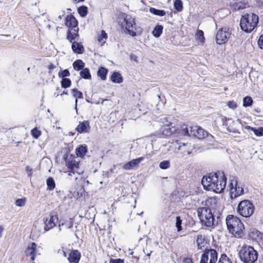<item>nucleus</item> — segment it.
<instances>
[{
    "mask_svg": "<svg viewBox=\"0 0 263 263\" xmlns=\"http://www.w3.org/2000/svg\"><path fill=\"white\" fill-rule=\"evenodd\" d=\"M145 159L144 157H139L135 159L125 163L123 166V168L125 170H133L138 168L139 163Z\"/></svg>",
    "mask_w": 263,
    "mask_h": 263,
    "instance_id": "obj_15",
    "label": "nucleus"
},
{
    "mask_svg": "<svg viewBox=\"0 0 263 263\" xmlns=\"http://www.w3.org/2000/svg\"><path fill=\"white\" fill-rule=\"evenodd\" d=\"M177 128L173 123L163 125L160 129V132L165 137L170 136L174 134Z\"/></svg>",
    "mask_w": 263,
    "mask_h": 263,
    "instance_id": "obj_12",
    "label": "nucleus"
},
{
    "mask_svg": "<svg viewBox=\"0 0 263 263\" xmlns=\"http://www.w3.org/2000/svg\"><path fill=\"white\" fill-rule=\"evenodd\" d=\"M87 7L85 6H82L80 7L78 9V12L82 17H85L86 16L88 11H87Z\"/></svg>",
    "mask_w": 263,
    "mask_h": 263,
    "instance_id": "obj_38",
    "label": "nucleus"
},
{
    "mask_svg": "<svg viewBox=\"0 0 263 263\" xmlns=\"http://www.w3.org/2000/svg\"><path fill=\"white\" fill-rule=\"evenodd\" d=\"M71 48L74 53L78 54L83 53L84 48L81 42H79V41H76L71 43Z\"/></svg>",
    "mask_w": 263,
    "mask_h": 263,
    "instance_id": "obj_23",
    "label": "nucleus"
},
{
    "mask_svg": "<svg viewBox=\"0 0 263 263\" xmlns=\"http://www.w3.org/2000/svg\"><path fill=\"white\" fill-rule=\"evenodd\" d=\"M58 219V216L57 214H53V213H50L49 215V218L46 219L44 222L45 231L47 232L54 228L55 226Z\"/></svg>",
    "mask_w": 263,
    "mask_h": 263,
    "instance_id": "obj_11",
    "label": "nucleus"
},
{
    "mask_svg": "<svg viewBox=\"0 0 263 263\" xmlns=\"http://www.w3.org/2000/svg\"><path fill=\"white\" fill-rule=\"evenodd\" d=\"M238 254L240 260L243 263H255L258 256L257 251L253 247L246 245L241 247Z\"/></svg>",
    "mask_w": 263,
    "mask_h": 263,
    "instance_id": "obj_4",
    "label": "nucleus"
},
{
    "mask_svg": "<svg viewBox=\"0 0 263 263\" xmlns=\"http://www.w3.org/2000/svg\"><path fill=\"white\" fill-rule=\"evenodd\" d=\"M26 171L29 176L31 175L32 173V170L29 166L26 167Z\"/></svg>",
    "mask_w": 263,
    "mask_h": 263,
    "instance_id": "obj_53",
    "label": "nucleus"
},
{
    "mask_svg": "<svg viewBox=\"0 0 263 263\" xmlns=\"http://www.w3.org/2000/svg\"><path fill=\"white\" fill-rule=\"evenodd\" d=\"M111 81L115 83H121L123 79L121 74L119 72H114L110 77Z\"/></svg>",
    "mask_w": 263,
    "mask_h": 263,
    "instance_id": "obj_25",
    "label": "nucleus"
},
{
    "mask_svg": "<svg viewBox=\"0 0 263 263\" xmlns=\"http://www.w3.org/2000/svg\"><path fill=\"white\" fill-rule=\"evenodd\" d=\"M190 137H196L198 139H203L208 136V132L197 125H190Z\"/></svg>",
    "mask_w": 263,
    "mask_h": 263,
    "instance_id": "obj_9",
    "label": "nucleus"
},
{
    "mask_svg": "<svg viewBox=\"0 0 263 263\" xmlns=\"http://www.w3.org/2000/svg\"><path fill=\"white\" fill-rule=\"evenodd\" d=\"M201 183L204 189L212 191L216 193H220L225 189L227 178L223 175L219 180L217 174H210L208 176H204L202 178Z\"/></svg>",
    "mask_w": 263,
    "mask_h": 263,
    "instance_id": "obj_2",
    "label": "nucleus"
},
{
    "mask_svg": "<svg viewBox=\"0 0 263 263\" xmlns=\"http://www.w3.org/2000/svg\"><path fill=\"white\" fill-rule=\"evenodd\" d=\"M196 38L201 43H204L205 38L204 36V33L203 31L201 30H198L196 33Z\"/></svg>",
    "mask_w": 263,
    "mask_h": 263,
    "instance_id": "obj_41",
    "label": "nucleus"
},
{
    "mask_svg": "<svg viewBox=\"0 0 263 263\" xmlns=\"http://www.w3.org/2000/svg\"><path fill=\"white\" fill-rule=\"evenodd\" d=\"M230 33L223 29L218 31L216 36V41L218 44L221 45L226 43L228 41Z\"/></svg>",
    "mask_w": 263,
    "mask_h": 263,
    "instance_id": "obj_13",
    "label": "nucleus"
},
{
    "mask_svg": "<svg viewBox=\"0 0 263 263\" xmlns=\"http://www.w3.org/2000/svg\"><path fill=\"white\" fill-rule=\"evenodd\" d=\"M232 7L235 10H239L245 8L246 4L241 2L236 3L232 5Z\"/></svg>",
    "mask_w": 263,
    "mask_h": 263,
    "instance_id": "obj_43",
    "label": "nucleus"
},
{
    "mask_svg": "<svg viewBox=\"0 0 263 263\" xmlns=\"http://www.w3.org/2000/svg\"><path fill=\"white\" fill-rule=\"evenodd\" d=\"M178 149L181 151L182 157H184L186 155H191L192 153L191 144L189 143H183L179 145Z\"/></svg>",
    "mask_w": 263,
    "mask_h": 263,
    "instance_id": "obj_18",
    "label": "nucleus"
},
{
    "mask_svg": "<svg viewBox=\"0 0 263 263\" xmlns=\"http://www.w3.org/2000/svg\"><path fill=\"white\" fill-rule=\"evenodd\" d=\"M152 251H151L149 253H148L146 256L148 257V262H149L150 255Z\"/></svg>",
    "mask_w": 263,
    "mask_h": 263,
    "instance_id": "obj_62",
    "label": "nucleus"
},
{
    "mask_svg": "<svg viewBox=\"0 0 263 263\" xmlns=\"http://www.w3.org/2000/svg\"><path fill=\"white\" fill-rule=\"evenodd\" d=\"M90 126L88 121H83L80 122L76 128V130L79 133H87L90 130Z\"/></svg>",
    "mask_w": 263,
    "mask_h": 263,
    "instance_id": "obj_17",
    "label": "nucleus"
},
{
    "mask_svg": "<svg viewBox=\"0 0 263 263\" xmlns=\"http://www.w3.org/2000/svg\"><path fill=\"white\" fill-rule=\"evenodd\" d=\"M130 59L131 60H133V61L137 62L138 57L137 55H136L134 54H131L130 55Z\"/></svg>",
    "mask_w": 263,
    "mask_h": 263,
    "instance_id": "obj_54",
    "label": "nucleus"
},
{
    "mask_svg": "<svg viewBox=\"0 0 263 263\" xmlns=\"http://www.w3.org/2000/svg\"><path fill=\"white\" fill-rule=\"evenodd\" d=\"M84 67V63L81 60H77L73 63V67L76 70L82 69Z\"/></svg>",
    "mask_w": 263,
    "mask_h": 263,
    "instance_id": "obj_32",
    "label": "nucleus"
},
{
    "mask_svg": "<svg viewBox=\"0 0 263 263\" xmlns=\"http://www.w3.org/2000/svg\"><path fill=\"white\" fill-rule=\"evenodd\" d=\"M204 262L206 261H209L210 263H216L218 259V253L216 250L213 249H205L203 253L202 254Z\"/></svg>",
    "mask_w": 263,
    "mask_h": 263,
    "instance_id": "obj_10",
    "label": "nucleus"
},
{
    "mask_svg": "<svg viewBox=\"0 0 263 263\" xmlns=\"http://www.w3.org/2000/svg\"><path fill=\"white\" fill-rule=\"evenodd\" d=\"M163 28L162 25H157L152 32L153 35L156 37H159L162 33Z\"/></svg>",
    "mask_w": 263,
    "mask_h": 263,
    "instance_id": "obj_30",
    "label": "nucleus"
},
{
    "mask_svg": "<svg viewBox=\"0 0 263 263\" xmlns=\"http://www.w3.org/2000/svg\"><path fill=\"white\" fill-rule=\"evenodd\" d=\"M47 188L49 190H53L55 186V182L52 177H49L46 180Z\"/></svg>",
    "mask_w": 263,
    "mask_h": 263,
    "instance_id": "obj_35",
    "label": "nucleus"
},
{
    "mask_svg": "<svg viewBox=\"0 0 263 263\" xmlns=\"http://www.w3.org/2000/svg\"><path fill=\"white\" fill-rule=\"evenodd\" d=\"M26 203V198L24 197L16 200L15 205L17 206L22 207L25 205Z\"/></svg>",
    "mask_w": 263,
    "mask_h": 263,
    "instance_id": "obj_44",
    "label": "nucleus"
},
{
    "mask_svg": "<svg viewBox=\"0 0 263 263\" xmlns=\"http://www.w3.org/2000/svg\"><path fill=\"white\" fill-rule=\"evenodd\" d=\"M231 185L230 194L232 199L236 198L243 194V189L237 182L235 183V187L233 186V183H231Z\"/></svg>",
    "mask_w": 263,
    "mask_h": 263,
    "instance_id": "obj_14",
    "label": "nucleus"
},
{
    "mask_svg": "<svg viewBox=\"0 0 263 263\" xmlns=\"http://www.w3.org/2000/svg\"><path fill=\"white\" fill-rule=\"evenodd\" d=\"M227 105L230 108L233 109H235L237 106L236 103L233 101H229L227 103Z\"/></svg>",
    "mask_w": 263,
    "mask_h": 263,
    "instance_id": "obj_50",
    "label": "nucleus"
},
{
    "mask_svg": "<svg viewBox=\"0 0 263 263\" xmlns=\"http://www.w3.org/2000/svg\"><path fill=\"white\" fill-rule=\"evenodd\" d=\"M245 128L246 129H248V130H251L253 132H254V127H251L250 126H248V125H247V126H245Z\"/></svg>",
    "mask_w": 263,
    "mask_h": 263,
    "instance_id": "obj_57",
    "label": "nucleus"
},
{
    "mask_svg": "<svg viewBox=\"0 0 263 263\" xmlns=\"http://www.w3.org/2000/svg\"><path fill=\"white\" fill-rule=\"evenodd\" d=\"M181 224L182 220L179 216H177L176 219V227L178 232H180L182 230Z\"/></svg>",
    "mask_w": 263,
    "mask_h": 263,
    "instance_id": "obj_48",
    "label": "nucleus"
},
{
    "mask_svg": "<svg viewBox=\"0 0 263 263\" xmlns=\"http://www.w3.org/2000/svg\"><path fill=\"white\" fill-rule=\"evenodd\" d=\"M66 166L69 170H79L81 168L80 158L72 155L67 157L65 159Z\"/></svg>",
    "mask_w": 263,
    "mask_h": 263,
    "instance_id": "obj_8",
    "label": "nucleus"
},
{
    "mask_svg": "<svg viewBox=\"0 0 263 263\" xmlns=\"http://www.w3.org/2000/svg\"><path fill=\"white\" fill-rule=\"evenodd\" d=\"M196 243L199 249H202L206 244L204 236L198 235L196 239Z\"/></svg>",
    "mask_w": 263,
    "mask_h": 263,
    "instance_id": "obj_26",
    "label": "nucleus"
},
{
    "mask_svg": "<svg viewBox=\"0 0 263 263\" xmlns=\"http://www.w3.org/2000/svg\"><path fill=\"white\" fill-rule=\"evenodd\" d=\"M258 45L260 49H263V34L260 36L258 40Z\"/></svg>",
    "mask_w": 263,
    "mask_h": 263,
    "instance_id": "obj_52",
    "label": "nucleus"
},
{
    "mask_svg": "<svg viewBox=\"0 0 263 263\" xmlns=\"http://www.w3.org/2000/svg\"><path fill=\"white\" fill-rule=\"evenodd\" d=\"M107 39V34L105 31L102 30L100 34L98 36V41L100 43L101 45L103 46L105 43Z\"/></svg>",
    "mask_w": 263,
    "mask_h": 263,
    "instance_id": "obj_29",
    "label": "nucleus"
},
{
    "mask_svg": "<svg viewBox=\"0 0 263 263\" xmlns=\"http://www.w3.org/2000/svg\"><path fill=\"white\" fill-rule=\"evenodd\" d=\"M255 135L258 137L263 136V127H260L257 129L254 128V132Z\"/></svg>",
    "mask_w": 263,
    "mask_h": 263,
    "instance_id": "obj_49",
    "label": "nucleus"
},
{
    "mask_svg": "<svg viewBox=\"0 0 263 263\" xmlns=\"http://www.w3.org/2000/svg\"><path fill=\"white\" fill-rule=\"evenodd\" d=\"M107 73V69L104 67H101L98 69L97 74L102 80H105Z\"/></svg>",
    "mask_w": 263,
    "mask_h": 263,
    "instance_id": "obj_28",
    "label": "nucleus"
},
{
    "mask_svg": "<svg viewBox=\"0 0 263 263\" xmlns=\"http://www.w3.org/2000/svg\"><path fill=\"white\" fill-rule=\"evenodd\" d=\"M183 263H193V261L191 258H185L183 259Z\"/></svg>",
    "mask_w": 263,
    "mask_h": 263,
    "instance_id": "obj_55",
    "label": "nucleus"
},
{
    "mask_svg": "<svg viewBox=\"0 0 263 263\" xmlns=\"http://www.w3.org/2000/svg\"><path fill=\"white\" fill-rule=\"evenodd\" d=\"M80 74L81 77L85 79H90L91 75L89 70L88 68H83L80 72Z\"/></svg>",
    "mask_w": 263,
    "mask_h": 263,
    "instance_id": "obj_33",
    "label": "nucleus"
},
{
    "mask_svg": "<svg viewBox=\"0 0 263 263\" xmlns=\"http://www.w3.org/2000/svg\"><path fill=\"white\" fill-rule=\"evenodd\" d=\"M55 67L56 66L52 63L50 64L48 66V68L50 70L54 69Z\"/></svg>",
    "mask_w": 263,
    "mask_h": 263,
    "instance_id": "obj_56",
    "label": "nucleus"
},
{
    "mask_svg": "<svg viewBox=\"0 0 263 263\" xmlns=\"http://www.w3.org/2000/svg\"><path fill=\"white\" fill-rule=\"evenodd\" d=\"M87 152V147L85 145H81L76 149V153L78 158L83 157Z\"/></svg>",
    "mask_w": 263,
    "mask_h": 263,
    "instance_id": "obj_24",
    "label": "nucleus"
},
{
    "mask_svg": "<svg viewBox=\"0 0 263 263\" xmlns=\"http://www.w3.org/2000/svg\"><path fill=\"white\" fill-rule=\"evenodd\" d=\"M124 261L123 259L118 258V259H113L111 258L109 260V263H124Z\"/></svg>",
    "mask_w": 263,
    "mask_h": 263,
    "instance_id": "obj_51",
    "label": "nucleus"
},
{
    "mask_svg": "<svg viewBox=\"0 0 263 263\" xmlns=\"http://www.w3.org/2000/svg\"><path fill=\"white\" fill-rule=\"evenodd\" d=\"M64 252V251L63 249H59L58 251V253L59 254H62Z\"/></svg>",
    "mask_w": 263,
    "mask_h": 263,
    "instance_id": "obj_60",
    "label": "nucleus"
},
{
    "mask_svg": "<svg viewBox=\"0 0 263 263\" xmlns=\"http://www.w3.org/2000/svg\"><path fill=\"white\" fill-rule=\"evenodd\" d=\"M72 91L73 92L74 97H76L75 100L76 103V109H77V103H78V98L82 99L83 98V94L81 91H80L77 90L76 88H73L72 89Z\"/></svg>",
    "mask_w": 263,
    "mask_h": 263,
    "instance_id": "obj_34",
    "label": "nucleus"
},
{
    "mask_svg": "<svg viewBox=\"0 0 263 263\" xmlns=\"http://www.w3.org/2000/svg\"><path fill=\"white\" fill-rule=\"evenodd\" d=\"M84 172L83 170H69L66 173H67L68 176L69 177L70 179H72L73 176V178L75 179H77V176L82 174Z\"/></svg>",
    "mask_w": 263,
    "mask_h": 263,
    "instance_id": "obj_27",
    "label": "nucleus"
},
{
    "mask_svg": "<svg viewBox=\"0 0 263 263\" xmlns=\"http://www.w3.org/2000/svg\"><path fill=\"white\" fill-rule=\"evenodd\" d=\"M79 28H69L67 39L71 43L74 41H79Z\"/></svg>",
    "mask_w": 263,
    "mask_h": 263,
    "instance_id": "obj_16",
    "label": "nucleus"
},
{
    "mask_svg": "<svg viewBox=\"0 0 263 263\" xmlns=\"http://www.w3.org/2000/svg\"><path fill=\"white\" fill-rule=\"evenodd\" d=\"M32 137L37 139L41 135V132L37 127H34L31 131Z\"/></svg>",
    "mask_w": 263,
    "mask_h": 263,
    "instance_id": "obj_45",
    "label": "nucleus"
},
{
    "mask_svg": "<svg viewBox=\"0 0 263 263\" xmlns=\"http://www.w3.org/2000/svg\"><path fill=\"white\" fill-rule=\"evenodd\" d=\"M220 120L222 123V125L224 126L228 131L232 132L233 130L234 123L232 119L222 117L220 118Z\"/></svg>",
    "mask_w": 263,
    "mask_h": 263,
    "instance_id": "obj_20",
    "label": "nucleus"
},
{
    "mask_svg": "<svg viewBox=\"0 0 263 263\" xmlns=\"http://www.w3.org/2000/svg\"><path fill=\"white\" fill-rule=\"evenodd\" d=\"M122 16L124 18V22L122 23V27L125 28L130 35L135 36L136 35L135 19L132 16L126 14H123Z\"/></svg>",
    "mask_w": 263,
    "mask_h": 263,
    "instance_id": "obj_7",
    "label": "nucleus"
},
{
    "mask_svg": "<svg viewBox=\"0 0 263 263\" xmlns=\"http://www.w3.org/2000/svg\"><path fill=\"white\" fill-rule=\"evenodd\" d=\"M181 133L183 134V135L190 136V126H188V125H187L185 124H182L181 126Z\"/></svg>",
    "mask_w": 263,
    "mask_h": 263,
    "instance_id": "obj_40",
    "label": "nucleus"
},
{
    "mask_svg": "<svg viewBox=\"0 0 263 263\" xmlns=\"http://www.w3.org/2000/svg\"><path fill=\"white\" fill-rule=\"evenodd\" d=\"M68 95L67 92H66V91H63V93H62L61 94V96H63V95Z\"/></svg>",
    "mask_w": 263,
    "mask_h": 263,
    "instance_id": "obj_63",
    "label": "nucleus"
},
{
    "mask_svg": "<svg viewBox=\"0 0 263 263\" xmlns=\"http://www.w3.org/2000/svg\"><path fill=\"white\" fill-rule=\"evenodd\" d=\"M258 16L254 14H246L241 17L240 26L242 30L246 32H252L257 26Z\"/></svg>",
    "mask_w": 263,
    "mask_h": 263,
    "instance_id": "obj_5",
    "label": "nucleus"
},
{
    "mask_svg": "<svg viewBox=\"0 0 263 263\" xmlns=\"http://www.w3.org/2000/svg\"><path fill=\"white\" fill-rule=\"evenodd\" d=\"M257 1L261 4H263V0H257Z\"/></svg>",
    "mask_w": 263,
    "mask_h": 263,
    "instance_id": "obj_64",
    "label": "nucleus"
},
{
    "mask_svg": "<svg viewBox=\"0 0 263 263\" xmlns=\"http://www.w3.org/2000/svg\"><path fill=\"white\" fill-rule=\"evenodd\" d=\"M253 101L251 97L247 96L243 99V106L249 107L251 106L253 104Z\"/></svg>",
    "mask_w": 263,
    "mask_h": 263,
    "instance_id": "obj_37",
    "label": "nucleus"
},
{
    "mask_svg": "<svg viewBox=\"0 0 263 263\" xmlns=\"http://www.w3.org/2000/svg\"><path fill=\"white\" fill-rule=\"evenodd\" d=\"M3 231V228L2 227H0V237H2V234Z\"/></svg>",
    "mask_w": 263,
    "mask_h": 263,
    "instance_id": "obj_61",
    "label": "nucleus"
},
{
    "mask_svg": "<svg viewBox=\"0 0 263 263\" xmlns=\"http://www.w3.org/2000/svg\"><path fill=\"white\" fill-rule=\"evenodd\" d=\"M36 248V244L34 242H32L28 245L25 251L26 256H30L31 260L32 261L35 259Z\"/></svg>",
    "mask_w": 263,
    "mask_h": 263,
    "instance_id": "obj_19",
    "label": "nucleus"
},
{
    "mask_svg": "<svg viewBox=\"0 0 263 263\" xmlns=\"http://www.w3.org/2000/svg\"><path fill=\"white\" fill-rule=\"evenodd\" d=\"M203 256L201 255L200 263H210L209 261H206V259H205V261L204 262H203Z\"/></svg>",
    "mask_w": 263,
    "mask_h": 263,
    "instance_id": "obj_59",
    "label": "nucleus"
},
{
    "mask_svg": "<svg viewBox=\"0 0 263 263\" xmlns=\"http://www.w3.org/2000/svg\"><path fill=\"white\" fill-rule=\"evenodd\" d=\"M81 254L77 250L72 251L68 257L70 263H78L80 259Z\"/></svg>",
    "mask_w": 263,
    "mask_h": 263,
    "instance_id": "obj_21",
    "label": "nucleus"
},
{
    "mask_svg": "<svg viewBox=\"0 0 263 263\" xmlns=\"http://www.w3.org/2000/svg\"><path fill=\"white\" fill-rule=\"evenodd\" d=\"M217 263H233L232 259L226 254L220 255Z\"/></svg>",
    "mask_w": 263,
    "mask_h": 263,
    "instance_id": "obj_31",
    "label": "nucleus"
},
{
    "mask_svg": "<svg viewBox=\"0 0 263 263\" xmlns=\"http://www.w3.org/2000/svg\"><path fill=\"white\" fill-rule=\"evenodd\" d=\"M65 25L69 28H75L78 27V22L74 16L67 15L66 18Z\"/></svg>",
    "mask_w": 263,
    "mask_h": 263,
    "instance_id": "obj_22",
    "label": "nucleus"
},
{
    "mask_svg": "<svg viewBox=\"0 0 263 263\" xmlns=\"http://www.w3.org/2000/svg\"><path fill=\"white\" fill-rule=\"evenodd\" d=\"M216 199L210 198L205 201V206L197 210L198 216L202 224L208 227L214 225L215 218L212 210L216 206Z\"/></svg>",
    "mask_w": 263,
    "mask_h": 263,
    "instance_id": "obj_1",
    "label": "nucleus"
},
{
    "mask_svg": "<svg viewBox=\"0 0 263 263\" xmlns=\"http://www.w3.org/2000/svg\"><path fill=\"white\" fill-rule=\"evenodd\" d=\"M174 8L178 11H181L183 9L182 3L181 0H175L174 2Z\"/></svg>",
    "mask_w": 263,
    "mask_h": 263,
    "instance_id": "obj_42",
    "label": "nucleus"
},
{
    "mask_svg": "<svg viewBox=\"0 0 263 263\" xmlns=\"http://www.w3.org/2000/svg\"><path fill=\"white\" fill-rule=\"evenodd\" d=\"M237 211L241 216L249 217L254 213V206L250 201L244 200L238 203Z\"/></svg>",
    "mask_w": 263,
    "mask_h": 263,
    "instance_id": "obj_6",
    "label": "nucleus"
},
{
    "mask_svg": "<svg viewBox=\"0 0 263 263\" xmlns=\"http://www.w3.org/2000/svg\"><path fill=\"white\" fill-rule=\"evenodd\" d=\"M61 83L62 87L66 88L69 87L71 86V82L69 79L64 78L62 79Z\"/></svg>",
    "mask_w": 263,
    "mask_h": 263,
    "instance_id": "obj_39",
    "label": "nucleus"
},
{
    "mask_svg": "<svg viewBox=\"0 0 263 263\" xmlns=\"http://www.w3.org/2000/svg\"><path fill=\"white\" fill-rule=\"evenodd\" d=\"M160 168L165 170L170 167V162L168 160H164L159 163Z\"/></svg>",
    "mask_w": 263,
    "mask_h": 263,
    "instance_id": "obj_46",
    "label": "nucleus"
},
{
    "mask_svg": "<svg viewBox=\"0 0 263 263\" xmlns=\"http://www.w3.org/2000/svg\"><path fill=\"white\" fill-rule=\"evenodd\" d=\"M149 12L155 15L160 16H164L166 14V12L164 10L156 9L154 8H151Z\"/></svg>",
    "mask_w": 263,
    "mask_h": 263,
    "instance_id": "obj_36",
    "label": "nucleus"
},
{
    "mask_svg": "<svg viewBox=\"0 0 263 263\" xmlns=\"http://www.w3.org/2000/svg\"><path fill=\"white\" fill-rule=\"evenodd\" d=\"M226 221L230 233L237 238H241L243 236L244 226L238 217L229 215L227 217Z\"/></svg>",
    "mask_w": 263,
    "mask_h": 263,
    "instance_id": "obj_3",
    "label": "nucleus"
},
{
    "mask_svg": "<svg viewBox=\"0 0 263 263\" xmlns=\"http://www.w3.org/2000/svg\"><path fill=\"white\" fill-rule=\"evenodd\" d=\"M70 76V72L68 69H65L61 71H60L58 73V76L60 78H66L67 77Z\"/></svg>",
    "mask_w": 263,
    "mask_h": 263,
    "instance_id": "obj_47",
    "label": "nucleus"
},
{
    "mask_svg": "<svg viewBox=\"0 0 263 263\" xmlns=\"http://www.w3.org/2000/svg\"><path fill=\"white\" fill-rule=\"evenodd\" d=\"M73 227V221H70L69 223L67 224V228L69 229Z\"/></svg>",
    "mask_w": 263,
    "mask_h": 263,
    "instance_id": "obj_58",
    "label": "nucleus"
}]
</instances>
